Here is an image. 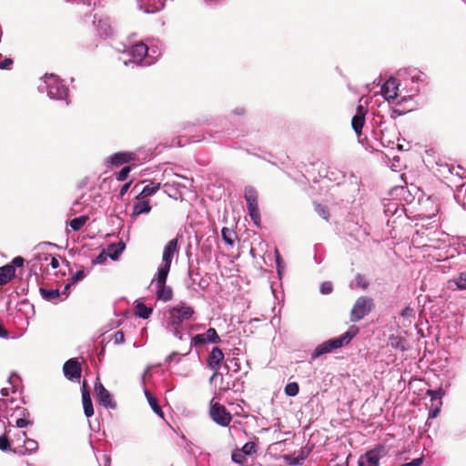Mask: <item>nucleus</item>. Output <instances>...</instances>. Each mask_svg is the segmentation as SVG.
Returning <instances> with one entry per match:
<instances>
[{
  "label": "nucleus",
  "instance_id": "nucleus-1",
  "mask_svg": "<svg viewBox=\"0 0 466 466\" xmlns=\"http://www.w3.org/2000/svg\"><path fill=\"white\" fill-rule=\"evenodd\" d=\"M178 251L177 238L169 240L163 248L161 262L152 279V284L155 285L156 288V297L158 300L167 302L173 298V290L171 287L167 285V279L170 271L172 261L175 256L178 254Z\"/></svg>",
  "mask_w": 466,
  "mask_h": 466
},
{
  "label": "nucleus",
  "instance_id": "nucleus-2",
  "mask_svg": "<svg viewBox=\"0 0 466 466\" xmlns=\"http://www.w3.org/2000/svg\"><path fill=\"white\" fill-rule=\"evenodd\" d=\"M415 78L418 76H411L412 85L410 89H406L400 88L401 84L397 78L390 77L381 86V95L390 104L401 106L419 92V86L414 83Z\"/></svg>",
  "mask_w": 466,
  "mask_h": 466
},
{
  "label": "nucleus",
  "instance_id": "nucleus-3",
  "mask_svg": "<svg viewBox=\"0 0 466 466\" xmlns=\"http://www.w3.org/2000/svg\"><path fill=\"white\" fill-rule=\"evenodd\" d=\"M192 307L186 303H179L167 311V329L178 339H182L181 325L188 320L194 314Z\"/></svg>",
  "mask_w": 466,
  "mask_h": 466
},
{
  "label": "nucleus",
  "instance_id": "nucleus-4",
  "mask_svg": "<svg viewBox=\"0 0 466 466\" xmlns=\"http://www.w3.org/2000/svg\"><path fill=\"white\" fill-rule=\"evenodd\" d=\"M359 329L351 326L348 331L338 338H334L319 344L311 354V359L315 360L323 354L329 353L334 350L339 349L347 345L358 334Z\"/></svg>",
  "mask_w": 466,
  "mask_h": 466
},
{
  "label": "nucleus",
  "instance_id": "nucleus-5",
  "mask_svg": "<svg viewBox=\"0 0 466 466\" xmlns=\"http://www.w3.org/2000/svg\"><path fill=\"white\" fill-rule=\"evenodd\" d=\"M40 92L46 91L47 96L51 99L63 100L66 98L68 88L62 83V81L55 75H45L42 78V83L38 86Z\"/></svg>",
  "mask_w": 466,
  "mask_h": 466
},
{
  "label": "nucleus",
  "instance_id": "nucleus-6",
  "mask_svg": "<svg viewBox=\"0 0 466 466\" xmlns=\"http://www.w3.org/2000/svg\"><path fill=\"white\" fill-rule=\"evenodd\" d=\"M373 307L374 303L371 298L366 296L360 297L350 310V321H360L372 310Z\"/></svg>",
  "mask_w": 466,
  "mask_h": 466
},
{
  "label": "nucleus",
  "instance_id": "nucleus-7",
  "mask_svg": "<svg viewBox=\"0 0 466 466\" xmlns=\"http://www.w3.org/2000/svg\"><path fill=\"white\" fill-rule=\"evenodd\" d=\"M148 52V46L143 42L137 43L132 46L128 50L124 52V55H127L130 56L129 60H126L124 58V64L128 65V63L135 64H143L146 66V58Z\"/></svg>",
  "mask_w": 466,
  "mask_h": 466
},
{
  "label": "nucleus",
  "instance_id": "nucleus-8",
  "mask_svg": "<svg viewBox=\"0 0 466 466\" xmlns=\"http://www.w3.org/2000/svg\"><path fill=\"white\" fill-rule=\"evenodd\" d=\"M209 415L211 419L222 427L228 426L231 420V414L227 410L225 406L213 400L210 401Z\"/></svg>",
  "mask_w": 466,
  "mask_h": 466
},
{
  "label": "nucleus",
  "instance_id": "nucleus-9",
  "mask_svg": "<svg viewBox=\"0 0 466 466\" xmlns=\"http://www.w3.org/2000/svg\"><path fill=\"white\" fill-rule=\"evenodd\" d=\"M368 114V101L361 97L356 108V113L351 119V127L358 137H360L365 117Z\"/></svg>",
  "mask_w": 466,
  "mask_h": 466
},
{
  "label": "nucleus",
  "instance_id": "nucleus-10",
  "mask_svg": "<svg viewBox=\"0 0 466 466\" xmlns=\"http://www.w3.org/2000/svg\"><path fill=\"white\" fill-rule=\"evenodd\" d=\"M218 342H220V338L214 328H209L206 332L198 334L191 339V346L194 347Z\"/></svg>",
  "mask_w": 466,
  "mask_h": 466
},
{
  "label": "nucleus",
  "instance_id": "nucleus-11",
  "mask_svg": "<svg viewBox=\"0 0 466 466\" xmlns=\"http://www.w3.org/2000/svg\"><path fill=\"white\" fill-rule=\"evenodd\" d=\"M95 391L98 399L99 404L106 409L115 410L116 407V402L113 400L110 392L102 385L101 382L96 381L95 384Z\"/></svg>",
  "mask_w": 466,
  "mask_h": 466
},
{
  "label": "nucleus",
  "instance_id": "nucleus-12",
  "mask_svg": "<svg viewBox=\"0 0 466 466\" xmlns=\"http://www.w3.org/2000/svg\"><path fill=\"white\" fill-rule=\"evenodd\" d=\"M382 448H376L367 451L359 459V466H380L382 457Z\"/></svg>",
  "mask_w": 466,
  "mask_h": 466
},
{
  "label": "nucleus",
  "instance_id": "nucleus-13",
  "mask_svg": "<svg viewBox=\"0 0 466 466\" xmlns=\"http://www.w3.org/2000/svg\"><path fill=\"white\" fill-rule=\"evenodd\" d=\"M224 360V353L223 351L218 348L215 347L210 351L208 358V366L210 370L214 371L213 376L211 377V380L214 379V377L218 374V371L220 368L221 362Z\"/></svg>",
  "mask_w": 466,
  "mask_h": 466
},
{
  "label": "nucleus",
  "instance_id": "nucleus-14",
  "mask_svg": "<svg viewBox=\"0 0 466 466\" xmlns=\"http://www.w3.org/2000/svg\"><path fill=\"white\" fill-rule=\"evenodd\" d=\"M64 374L68 380L79 379L81 376V368L79 362L71 359L67 360L63 367Z\"/></svg>",
  "mask_w": 466,
  "mask_h": 466
},
{
  "label": "nucleus",
  "instance_id": "nucleus-15",
  "mask_svg": "<svg viewBox=\"0 0 466 466\" xmlns=\"http://www.w3.org/2000/svg\"><path fill=\"white\" fill-rule=\"evenodd\" d=\"M38 450V442L33 439L26 438L25 442L18 447H15L12 451L19 455L31 454Z\"/></svg>",
  "mask_w": 466,
  "mask_h": 466
},
{
  "label": "nucleus",
  "instance_id": "nucleus-16",
  "mask_svg": "<svg viewBox=\"0 0 466 466\" xmlns=\"http://www.w3.org/2000/svg\"><path fill=\"white\" fill-rule=\"evenodd\" d=\"M135 154L132 152H118L107 158V163L111 166H120L135 159Z\"/></svg>",
  "mask_w": 466,
  "mask_h": 466
},
{
  "label": "nucleus",
  "instance_id": "nucleus-17",
  "mask_svg": "<svg viewBox=\"0 0 466 466\" xmlns=\"http://www.w3.org/2000/svg\"><path fill=\"white\" fill-rule=\"evenodd\" d=\"M82 403H83V409L84 413L87 418H90L94 415V408L90 397L89 391L86 388V383H83V389H82Z\"/></svg>",
  "mask_w": 466,
  "mask_h": 466
},
{
  "label": "nucleus",
  "instance_id": "nucleus-18",
  "mask_svg": "<svg viewBox=\"0 0 466 466\" xmlns=\"http://www.w3.org/2000/svg\"><path fill=\"white\" fill-rule=\"evenodd\" d=\"M8 403L13 405L14 400L0 399V420L5 419L8 420L9 417L14 415V411L18 408L17 405L9 407Z\"/></svg>",
  "mask_w": 466,
  "mask_h": 466
},
{
  "label": "nucleus",
  "instance_id": "nucleus-19",
  "mask_svg": "<svg viewBox=\"0 0 466 466\" xmlns=\"http://www.w3.org/2000/svg\"><path fill=\"white\" fill-rule=\"evenodd\" d=\"M96 30L98 35L104 38L113 35V28L108 18L99 19L96 24Z\"/></svg>",
  "mask_w": 466,
  "mask_h": 466
},
{
  "label": "nucleus",
  "instance_id": "nucleus-20",
  "mask_svg": "<svg viewBox=\"0 0 466 466\" xmlns=\"http://www.w3.org/2000/svg\"><path fill=\"white\" fill-rule=\"evenodd\" d=\"M39 292L42 296V298L47 301L55 302L62 300L61 299V293L59 289H46V288H40Z\"/></svg>",
  "mask_w": 466,
  "mask_h": 466
},
{
  "label": "nucleus",
  "instance_id": "nucleus-21",
  "mask_svg": "<svg viewBox=\"0 0 466 466\" xmlns=\"http://www.w3.org/2000/svg\"><path fill=\"white\" fill-rule=\"evenodd\" d=\"M15 269L14 265H5L0 268V286L9 282L15 276Z\"/></svg>",
  "mask_w": 466,
  "mask_h": 466
},
{
  "label": "nucleus",
  "instance_id": "nucleus-22",
  "mask_svg": "<svg viewBox=\"0 0 466 466\" xmlns=\"http://www.w3.org/2000/svg\"><path fill=\"white\" fill-rule=\"evenodd\" d=\"M151 210V206L149 203V200H142L137 202L133 206V211L132 214L134 216H139L141 214H148Z\"/></svg>",
  "mask_w": 466,
  "mask_h": 466
},
{
  "label": "nucleus",
  "instance_id": "nucleus-23",
  "mask_svg": "<svg viewBox=\"0 0 466 466\" xmlns=\"http://www.w3.org/2000/svg\"><path fill=\"white\" fill-rule=\"evenodd\" d=\"M152 308L145 305L143 302H138L135 308V313L139 318L147 319L152 314Z\"/></svg>",
  "mask_w": 466,
  "mask_h": 466
},
{
  "label": "nucleus",
  "instance_id": "nucleus-24",
  "mask_svg": "<svg viewBox=\"0 0 466 466\" xmlns=\"http://www.w3.org/2000/svg\"><path fill=\"white\" fill-rule=\"evenodd\" d=\"M160 187L159 183L150 182L149 184L146 185L142 191L139 194V197L142 198L150 197L154 195Z\"/></svg>",
  "mask_w": 466,
  "mask_h": 466
},
{
  "label": "nucleus",
  "instance_id": "nucleus-25",
  "mask_svg": "<svg viewBox=\"0 0 466 466\" xmlns=\"http://www.w3.org/2000/svg\"><path fill=\"white\" fill-rule=\"evenodd\" d=\"M245 199L247 201L248 206L258 204L257 191L251 187H247L245 188Z\"/></svg>",
  "mask_w": 466,
  "mask_h": 466
},
{
  "label": "nucleus",
  "instance_id": "nucleus-26",
  "mask_svg": "<svg viewBox=\"0 0 466 466\" xmlns=\"http://www.w3.org/2000/svg\"><path fill=\"white\" fill-rule=\"evenodd\" d=\"M87 219L86 216L75 218L70 221L69 226L73 231H78L86 223Z\"/></svg>",
  "mask_w": 466,
  "mask_h": 466
},
{
  "label": "nucleus",
  "instance_id": "nucleus-27",
  "mask_svg": "<svg viewBox=\"0 0 466 466\" xmlns=\"http://www.w3.org/2000/svg\"><path fill=\"white\" fill-rule=\"evenodd\" d=\"M161 55V51L157 47H152L151 51L148 48V52L146 58V66H149L157 59V57Z\"/></svg>",
  "mask_w": 466,
  "mask_h": 466
},
{
  "label": "nucleus",
  "instance_id": "nucleus-28",
  "mask_svg": "<svg viewBox=\"0 0 466 466\" xmlns=\"http://www.w3.org/2000/svg\"><path fill=\"white\" fill-rule=\"evenodd\" d=\"M221 235H222V238H223V240L229 246H233L234 244V238H235V233L227 228H223L222 230H221Z\"/></svg>",
  "mask_w": 466,
  "mask_h": 466
},
{
  "label": "nucleus",
  "instance_id": "nucleus-29",
  "mask_svg": "<svg viewBox=\"0 0 466 466\" xmlns=\"http://www.w3.org/2000/svg\"><path fill=\"white\" fill-rule=\"evenodd\" d=\"M248 214L251 217V219L254 221L255 224H258L259 221V212L258 204L255 205H248Z\"/></svg>",
  "mask_w": 466,
  "mask_h": 466
},
{
  "label": "nucleus",
  "instance_id": "nucleus-30",
  "mask_svg": "<svg viewBox=\"0 0 466 466\" xmlns=\"http://www.w3.org/2000/svg\"><path fill=\"white\" fill-rule=\"evenodd\" d=\"M299 388L297 382H289L285 387V393L288 396L294 397L299 393Z\"/></svg>",
  "mask_w": 466,
  "mask_h": 466
},
{
  "label": "nucleus",
  "instance_id": "nucleus-31",
  "mask_svg": "<svg viewBox=\"0 0 466 466\" xmlns=\"http://www.w3.org/2000/svg\"><path fill=\"white\" fill-rule=\"evenodd\" d=\"M8 432H9V431L5 430V433L4 435L0 436V450L4 451H11L10 441L8 440V438L5 435Z\"/></svg>",
  "mask_w": 466,
  "mask_h": 466
},
{
  "label": "nucleus",
  "instance_id": "nucleus-32",
  "mask_svg": "<svg viewBox=\"0 0 466 466\" xmlns=\"http://www.w3.org/2000/svg\"><path fill=\"white\" fill-rule=\"evenodd\" d=\"M453 282L459 289H466V273H461L453 279Z\"/></svg>",
  "mask_w": 466,
  "mask_h": 466
},
{
  "label": "nucleus",
  "instance_id": "nucleus-33",
  "mask_svg": "<svg viewBox=\"0 0 466 466\" xmlns=\"http://www.w3.org/2000/svg\"><path fill=\"white\" fill-rule=\"evenodd\" d=\"M26 433L25 431H20L17 434L15 435V437L12 439L11 442L15 445V447H18L19 445H22L25 442V439H26Z\"/></svg>",
  "mask_w": 466,
  "mask_h": 466
},
{
  "label": "nucleus",
  "instance_id": "nucleus-34",
  "mask_svg": "<svg viewBox=\"0 0 466 466\" xmlns=\"http://www.w3.org/2000/svg\"><path fill=\"white\" fill-rule=\"evenodd\" d=\"M355 286L361 288L362 289H365L369 286L368 280L360 274L356 275L354 279Z\"/></svg>",
  "mask_w": 466,
  "mask_h": 466
},
{
  "label": "nucleus",
  "instance_id": "nucleus-35",
  "mask_svg": "<svg viewBox=\"0 0 466 466\" xmlns=\"http://www.w3.org/2000/svg\"><path fill=\"white\" fill-rule=\"evenodd\" d=\"M445 394V391L442 389L438 390H428L427 395L431 397V400L441 399L442 396Z\"/></svg>",
  "mask_w": 466,
  "mask_h": 466
},
{
  "label": "nucleus",
  "instance_id": "nucleus-36",
  "mask_svg": "<svg viewBox=\"0 0 466 466\" xmlns=\"http://www.w3.org/2000/svg\"><path fill=\"white\" fill-rule=\"evenodd\" d=\"M275 255H276V264H277V270L279 278H281L282 272L284 270V265L282 258L280 257V254L278 249H275Z\"/></svg>",
  "mask_w": 466,
  "mask_h": 466
},
{
  "label": "nucleus",
  "instance_id": "nucleus-37",
  "mask_svg": "<svg viewBox=\"0 0 466 466\" xmlns=\"http://www.w3.org/2000/svg\"><path fill=\"white\" fill-rule=\"evenodd\" d=\"M148 404L150 405V407L152 408V410H154V412L156 414H157L160 417H163L162 410H161L160 406L158 405L157 400L155 397L150 398Z\"/></svg>",
  "mask_w": 466,
  "mask_h": 466
},
{
  "label": "nucleus",
  "instance_id": "nucleus-38",
  "mask_svg": "<svg viewBox=\"0 0 466 466\" xmlns=\"http://www.w3.org/2000/svg\"><path fill=\"white\" fill-rule=\"evenodd\" d=\"M131 170L130 167H124L116 175V179L118 181H124L127 178L128 174Z\"/></svg>",
  "mask_w": 466,
  "mask_h": 466
},
{
  "label": "nucleus",
  "instance_id": "nucleus-39",
  "mask_svg": "<svg viewBox=\"0 0 466 466\" xmlns=\"http://www.w3.org/2000/svg\"><path fill=\"white\" fill-rule=\"evenodd\" d=\"M242 451L247 455H251L256 451V445L254 442H247L242 447Z\"/></svg>",
  "mask_w": 466,
  "mask_h": 466
},
{
  "label": "nucleus",
  "instance_id": "nucleus-40",
  "mask_svg": "<svg viewBox=\"0 0 466 466\" xmlns=\"http://www.w3.org/2000/svg\"><path fill=\"white\" fill-rule=\"evenodd\" d=\"M315 210L321 218H323L326 220L328 219L329 211L327 210V208L319 204L316 206Z\"/></svg>",
  "mask_w": 466,
  "mask_h": 466
},
{
  "label": "nucleus",
  "instance_id": "nucleus-41",
  "mask_svg": "<svg viewBox=\"0 0 466 466\" xmlns=\"http://www.w3.org/2000/svg\"><path fill=\"white\" fill-rule=\"evenodd\" d=\"M332 291V284L331 282L326 281L323 282L320 286V293L327 295Z\"/></svg>",
  "mask_w": 466,
  "mask_h": 466
},
{
  "label": "nucleus",
  "instance_id": "nucleus-42",
  "mask_svg": "<svg viewBox=\"0 0 466 466\" xmlns=\"http://www.w3.org/2000/svg\"><path fill=\"white\" fill-rule=\"evenodd\" d=\"M113 341L115 344H122L125 341V336L122 331H116L113 336Z\"/></svg>",
  "mask_w": 466,
  "mask_h": 466
},
{
  "label": "nucleus",
  "instance_id": "nucleus-43",
  "mask_svg": "<svg viewBox=\"0 0 466 466\" xmlns=\"http://www.w3.org/2000/svg\"><path fill=\"white\" fill-rule=\"evenodd\" d=\"M13 59L11 58H5L3 61L0 62V69L1 70H8L11 69V66L13 65Z\"/></svg>",
  "mask_w": 466,
  "mask_h": 466
},
{
  "label": "nucleus",
  "instance_id": "nucleus-44",
  "mask_svg": "<svg viewBox=\"0 0 466 466\" xmlns=\"http://www.w3.org/2000/svg\"><path fill=\"white\" fill-rule=\"evenodd\" d=\"M31 424H32V422L30 420L25 419V418H19L15 421L16 427L21 428V429L22 428H25V427H27L28 425H31Z\"/></svg>",
  "mask_w": 466,
  "mask_h": 466
},
{
  "label": "nucleus",
  "instance_id": "nucleus-45",
  "mask_svg": "<svg viewBox=\"0 0 466 466\" xmlns=\"http://www.w3.org/2000/svg\"><path fill=\"white\" fill-rule=\"evenodd\" d=\"M49 258H50V263H49V264H50V266H51L54 269L57 268L59 267V261H58V259H57L56 257L51 256V255H48V256L46 255V258H45V259H46V260H47Z\"/></svg>",
  "mask_w": 466,
  "mask_h": 466
},
{
  "label": "nucleus",
  "instance_id": "nucleus-46",
  "mask_svg": "<svg viewBox=\"0 0 466 466\" xmlns=\"http://www.w3.org/2000/svg\"><path fill=\"white\" fill-rule=\"evenodd\" d=\"M24 258L22 257H15L10 265H14V267H22L24 265Z\"/></svg>",
  "mask_w": 466,
  "mask_h": 466
},
{
  "label": "nucleus",
  "instance_id": "nucleus-47",
  "mask_svg": "<svg viewBox=\"0 0 466 466\" xmlns=\"http://www.w3.org/2000/svg\"><path fill=\"white\" fill-rule=\"evenodd\" d=\"M85 278V273L83 270H78L76 272V274L73 276V280L75 282L79 281Z\"/></svg>",
  "mask_w": 466,
  "mask_h": 466
},
{
  "label": "nucleus",
  "instance_id": "nucleus-48",
  "mask_svg": "<svg viewBox=\"0 0 466 466\" xmlns=\"http://www.w3.org/2000/svg\"><path fill=\"white\" fill-rule=\"evenodd\" d=\"M8 337V332L7 330L4 328V326L2 325V323L0 322V338H5L6 339Z\"/></svg>",
  "mask_w": 466,
  "mask_h": 466
},
{
  "label": "nucleus",
  "instance_id": "nucleus-49",
  "mask_svg": "<svg viewBox=\"0 0 466 466\" xmlns=\"http://www.w3.org/2000/svg\"><path fill=\"white\" fill-rule=\"evenodd\" d=\"M130 184L131 183L128 182V183H126L125 185H123V187L120 189V195L121 196H124L127 193V191L128 190V188L130 187Z\"/></svg>",
  "mask_w": 466,
  "mask_h": 466
},
{
  "label": "nucleus",
  "instance_id": "nucleus-50",
  "mask_svg": "<svg viewBox=\"0 0 466 466\" xmlns=\"http://www.w3.org/2000/svg\"><path fill=\"white\" fill-rule=\"evenodd\" d=\"M106 256L104 255V253H101L99 256H97L95 259V263L100 264L103 263L104 259H106Z\"/></svg>",
  "mask_w": 466,
  "mask_h": 466
},
{
  "label": "nucleus",
  "instance_id": "nucleus-51",
  "mask_svg": "<svg viewBox=\"0 0 466 466\" xmlns=\"http://www.w3.org/2000/svg\"><path fill=\"white\" fill-rule=\"evenodd\" d=\"M440 413V409L439 408H435V409H432L430 410V417L431 418H435L439 415Z\"/></svg>",
  "mask_w": 466,
  "mask_h": 466
},
{
  "label": "nucleus",
  "instance_id": "nucleus-52",
  "mask_svg": "<svg viewBox=\"0 0 466 466\" xmlns=\"http://www.w3.org/2000/svg\"><path fill=\"white\" fill-rule=\"evenodd\" d=\"M144 393L147 400V402L149 401L150 398H154V396L151 394V392L148 391L147 389L144 390Z\"/></svg>",
  "mask_w": 466,
  "mask_h": 466
},
{
  "label": "nucleus",
  "instance_id": "nucleus-53",
  "mask_svg": "<svg viewBox=\"0 0 466 466\" xmlns=\"http://www.w3.org/2000/svg\"><path fill=\"white\" fill-rule=\"evenodd\" d=\"M69 288H70V286H69V285H66V286L65 287V290H64V292H63L64 298L62 299V300H63L64 299L67 298V296H68L67 291H68Z\"/></svg>",
  "mask_w": 466,
  "mask_h": 466
},
{
  "label": "nucleus",
  "instance_id": "nucleus-54",
  "mask_svg": "<svg viewBox=\"0 0 466 466\" xmlns=\"http://www.w3.org/2000/svg\"><path fill=\"white\" fill-rule=\"evenodd\" d=\"M1 393H2L3 396H7L8 393H9V389L8 388H3L1 390Z\"/></svg>",
  "mask_w": 466,
  "mask_h": 466
},
{
  "label": "nucleus",
  "instance_id": "nucleus-55",
  "mask_svg": "<svg viewBox=\"0 0 466 466\" xmlns=\"http://www.w3.org/2000/svg\"><path fill=\"white\" fill-rule=\"evenodd\" d=\"M109 256L112 259H116L118 258V252H116L114 255L109 254Z\"/></svg>",
  "mask_w": 466,
  "mask_h": 466
},
{
  "label": "nucleus",
  "instance_id": "nucleus-56",
  "mask_svg": "<svg viewBox=\"0 0 466 466\" xmlns=\"http://www.w3.org/2000/svg\"><path fill=\"white\" fill-rule=\"evenodd\" d=\"M232 460H233L234 461H236V462H239V461H238V457H237V455H236V454H233V455H232Z\"/></svg>",
  "mask_w": 466,
  "mask_h": 466
},
{
  "label": "nucleus",
  "instance_id": "nucleus-57",
  "mask_svg": "<svg viewBox=\"0 0 466 466\" xmlns=\"http://www.w3.org/2000/svg\"><path fill=\"white\" fill-rule=\"evenodd\" d=\"M232 460H233L234 461H236V462H239V461H238V457H237V455H236V454H233V455H232Z\"/></svg>",
  "mask_w": 466,
  "mask_h": 466
},
{
  "label": "nucleus",
  "instance_id": "nucleus-58",
  "mask_svg": "<svg viewBox=\"0 0 466 466\" xmlns=\"http://www.w3.org/2000/svg\"><path fill=\"white\" fill-rule=\"evenodd\" d=\"M243 113V109H241L240 111H236V114H238V115H241Z\"/></svg>",
  "mask_w": 466,
  "mask_h": 466
},
{
  "label": "nucleus",
  "instance_id": "nucleus-59",
  "mask_svg": "<svg viewBox=\"0 0 466 466\" xmlns=\"http://www.w3.org/2000/svg\"><path fill=\"white\" fill-rule=\"evenodd\" d=\"M333 466H347V464H345V463H342V464H335V465H333Z\"/></svg>",
  "mask_w": 466,
  "mask_h": 466
}]
</instances>
